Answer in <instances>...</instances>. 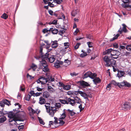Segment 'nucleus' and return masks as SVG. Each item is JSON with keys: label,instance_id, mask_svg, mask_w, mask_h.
Masks as SVG:
<instances>
[{"label": "nucleus", "instance_id": "nucleus-59", "mask_svg": "<svg viewBox=\"0 0 131 131\" xmlns=\"http://www.w3.org/2000/svg\"><path fill=\"white\" fill-rule=\"evenodd\" d=\"M41 94L42 93L41 92L36 93H35V95H34V96H38L41 95Z\"/></svg>", "mask_w": 131, "mask_h": 131}, {"label": "nucleus", "instance_id": "nucleus-39", "mask_svg": "<svg viewBox=\"0 0 131 131\" xmlns=\"http://www.w3.org/2000/svg\"><path fill=\"white\" fill-rule=\"evenodd\" d=\"M55 106L57 108H58L61 107V104L59 103H56L55 104Z\"/></svg>", "mask_w": 131, "mask_h": 131}, {"label": "nucleus", "instance_id": "nucleus-14", "mask_svg": "<svg viewBox=\"0 0 131 131\" xmlns=\"http://www.w3.org/2000/svg\"><path fill=\"white\" fill-rule=\"evenodd\" d=\"M93 80L94 83L96 85L97 84H99L101 82V80L99 77H95Z\"/></svg>", "mask_w": 131, "mask_h": 131}, {"label": "nucleus", "instance_id": "nucleus-56", "mask_svg": "<svg viewBox=\"0 0 131 131\" xmlns=\"http://www.w3.org/2000/svg\"><path fill=\"white\" fill-rule=\"evenodd\" d=\"M79 108L80 109V111L81 112L84 109V107H82V104H80L79 106Z\"/></svg>", "mask_w": 131, "mask_h": 131}, {"label": "nucleus", "instance_id": "nucleus-53", "mask_svg": "<svg viewBox=\"0 0 131 131\" xmlns=\"http://www.w3.org/2000/svg\"><path fill=\"white\" fill-rule=\"evenodd\" d=\"M111 84V82H110V83L109 84H108L106 88L108 90H110V89L111 88V86L110 85Z\"/></svg>", "mask_w": 131, "mask_h": 131}, {"label": "nucleus", "instance_id": "nucleus-15", "mask_svg": "<svg viewBox=\"0 0 131 131\" xmlns=\"http://www.w3.org/2000/svg\"><path fill=\"white\" fill-rule=\"evenodd\" d=\"M121 53L119 51L116 50H113L112 53H111V55L112 56H114V55L119 56Z\"/></svg>", "mask_w": 131, "mask_h": 131}, {"label": "nucleus", "instance_id": "nucleus-18", "mask_svg": "<svg viewBox=\"0 0 131 131\" xmlns=\"http://www.w3.org/2000/svg\"><path fill=\"white\" fill-rule=\"evenodd\" d=\"M49 30L50 31H51L52 33L53 34H57L58 32V31L57 29L53 28H50Z\"/></svg>", "mask_w": 131, "mask_h": 131}, {"label": "nucleus", "instance_id": "nucleus-10", "mask_svg": "<svg viewBox=\"0 0 131 131\" xmlns=\"http://www.w3.org/2000/svg\"><path fill=\"white\" fill-rule=\"evenodd\" d=\"M122 25L123 26V29H121V27L119 29L118 31V32H119L120 34L122 33V31H123L125 33L127 32V30L126 28V26L125 25V24H122Z\"/></svg>", "mask_w": 131, "mask_h": 131}, {"label": "nucleus", "instance_id": "nucleus-43", "mask_svg": "<svg viewBox=\"0 0 131 131\" xmlns=\"http://www.w3.org/2000/svg\"><path fill=\"white\" fill-rule=\"evenodd\" d=\"M66 50H65V49H62L60 50V52L62 53V54H64L66 53Z\"/></svg>", "mask_w": 131, "mask_h": 131}, {"label": "nucleus", "instance_id": "nucleus-57", "mask_svg": "<svg viewBox=\"0 0 131 131\" xmlns=\"http://www.w3.org/2000/svg\"><path fill=\"white\" fill-rule=\"evenodd\" d=\"M52 44H53V45H58V42L56 40H55L54 41H52Z\"/></svg>", "mask_w": 131, "mask_h": 131}, {"label": "nucleus", "instance_id": "nucleus-51", "mask_svg": "<svg viewBox=\"0 0 131 131\" xmlns=\"http://www.w3.org/2000/svg\"><path fill=\"white\" fill-rule=\"evenodd\" d=\"M43 48L42 47H40V55L43 54V53L42 52V50Z\"/></svg>", "mask_w": 131, "mask_h": 131}, {"label": "nucleus", "instance_id": "nucleus-8", "mask_svg": "<svg viewBox=\"0 0 131 131\" xmlns=\"http://www.w3.org/2000/svg\"><path fill=\"white\" fill-rule=\"evenodd\" d=\"M80 85L83 88L90 86V85L87 82L84 81H80L79 82Z\"/></svg>", "mask_w": 131, "mask_h": 131}, {"label": "nucleus", "instance_id": "nucleus-29", "mask_svg": "<svg viewBox=\"0 0 131 131\" xmlns=\"http://www.w3.org/2000/svg\"><path fill=\"white\" fill-rule=\"evenodd\" d=\"M48 90L50 93H52L54 91V89L51 86H48Z\"/></svg>", "mask_w": 131, "mask_h": 131}, {"label": "nucleus", "instance_id": "nucleus-7", "mask_svg": "<svg viewBox=\"0 0 131 131\" xmlns=\"http://www.w3.org/2000/svg\"><path fill=\"white\" fill-rule=\"evenodd\" d=\"M50 55L49 53L47 52L45 54H44L43 53V54L40 55L39 56H35V58L37 59H39L41 58L42 59H47L48 58V57H49Z\"/></svg>", "mask_w": 131, "mask_h": 131}, {"label": "nucleus", "instance_id": "nucleus-58", "mask_svg": "<svg viewBox=\"0 0 131 131\" xmlns=\"http://www.w3.org/2000/svg\"><path fill=\"white\" fill-rule=\"evenodd\" d=\"M87 44L89 48L91 47H92V45L91 44V42H87Z\"/></svg>", "mask_w": 131, "mask_h": 131}, {"label": "nucleus", "instance_id": "nucleus-38", "mask_svg": "<svg viewBox=\"0 0 131 131\" xmlns=\"http://www.w3.org/2000/svg\"><path fill=\"white\" fill-rule=\"evenodd\" d=\"M54 66L55 67L59 68L60 67V66L59 63H58V62H57V60L56 61V63L54 64Z\"/></svg>", "mask_w": 131, "mask_h": 131}, {"label": "nucleus", "instance_id": "nucleus-60", "mask_svg": "<svg viewBox=\"0 0 131 131\" xmlns=\"http://www.w3.org/2000/svg\"><path fill=\"white\" fill-rule=\"evenodd\" d=\"M64 62L68 64H70V61L69 60H68V59L65 60Z\"/></svg>", "mask_w": 131, "mask_h": 131}, {"label": "nucleus", "instance_id": "nucleus-48", "mask_svg": "<svg viewBox=\"0 0 131 131\" xmlns=\"http://www.w3.org/2000/svg\"><path fill=\"white\" fill-rule=\"evenodd\" d=\"M31 95H28L26 97V100L27 101H29L30 100V99L31 98Z\"/></svg>", "mask_w": 131, "mask_h": 131}, {"label": "nucleus", "instance_id": "nucleus-47", "mask_svg": "<svg viewBox=\"0 0 131 131\" xmlns=\"http://www.w3.org/2000/svg\"><path fill=\"white\" fill-rule=\"evenodd\" d=\"M27 78L29 77L30 79L31 80L32 79L34 78V77H32L31 75H29L28 73L27 74Z\"/></svg>", "mask_w": 131, "mask_h": 131}, {"label": "nucleus", "instance_id": "nucleus-52", "mask_svg": "<svg viewBox=\"0 0 131 131\" xmlns=\"http://www.w3.org/2000/svg\"><path fill=\"white\" fill-rule=\"evenodd\" d=\"M42 31L44 33H45L48 32V31H50L49 30V29L48 30L47 29H45L43 30Z\"/></svg>", "mask_w": 131, "mask_h": 131}, {"label": "nucleus", "instance_id": "nucleus-44", "mask_svg": "<svg viewBox=\"0 0 131 131\" xmlns=\"http://www.w3.org/2000/svg\"><path fill=\"white\" fill-rule=\"evenodd\" d=\"M54 118L55 119V120L54 122V123L55 125L58 124L59 122H58V118L57 117H54Z\"/></svg>", "mask_w": 131, "mask_h": 131}, {"label": "nucleus", "instance_id": "nucleus-40", "mask_svg": "<svg viewBox=\"0 0 131 131\" xmlns=\"http://www.w3.org/2000/svg\"><path fill=\"white\" fill-rule=\"evenodd\" d=\"M45 106L46 107L47 112L48 113L50 112V111H51V110L50 108V106L48 107L46 106V105H45Z\"/></svg>", "mask_w": 131, "mask_h": 131}, {"label": "nucleus", "instance_id": "nucleus-9", "mask_svg": "<svg viewBox=\"0 0 131 131\" xmlns=\"http://www.w3.org/2000/svg\"><path fill=\"white\" fill-rule=\"evenodd\" d=\"M104 59L105 62L106 63L105 66L107 67L110 66V65L109 64V62L110 59H109V57L105 56L104 57Z\"/></svg>", "mask_w": 131, "mask_h": 131}, {"label": "nucleus", "instance_id": "nucleus-42", "mask_svg": "<svg viewBox=\"0 0 131 131\" xmlns=\"http://www.w3.org/2000/svg\"><path fill=\"white\" fill-rule=\"evenodd\" d=\"M53 3V2H52L51 3L50 2H48V6L51 7H54L55 6L52 4Z\"/></svg>", "mask_w": 131, "mask_h": 131}, {"label": "nucleus", "instance_id": "nucleus-33", "mask_svg": "<svg viewBox=\"0 0 131 131\" xmlns=\"http://www.w3.org/2000/svg\"><path fill=\"white\" fill-rule=\"evenodd\" d=\"M82 52H83V53H81L80 54V57L81 58H84L87 56V54L86 52H84L83 51V50H82Z\"/></svg>", "mask_w": 131, "mask_h": 131}, {"label": "nucleus", "instance_id": "nucleus-35", "mask_svg": "<svg viewBox=\"0 0 131 131\" xmlns=\"http://www.w3.org/2000/svg\"><path fill=\"white\" fill-rule=\"evenodd\" d=\"M38 118L40 123L42 125H44L45 124L44 122L43 121L42 119L39 117H38Z\"/></svg>", "mask_w": 131, "mask_h": 131}, {"label": "nucleus", "instance_id": "nucleus-1", "mask_svg": "<svg viewBox=\"0 0 131 131\" xmlns=\"http://www.w3.org/2000/svg\"><path fill=\"white\" fill-rule=\"evenodd\" d=\"M14 112L12 111L9 112L8 114V117L9 118L18 117L21 118H24L25 114L23 112H20L17 108L13 110Z\"/></svg>", "mask_w": 131, "mask_h": 131}, {"label": "nucleus", "instance_id": "nucleus-34", "mask_svg": "<svg viewBox=\"0 0 131 131\" xmlns=\"http://www.w3.org/2000/svg\"><path fill=\"white\" fill-rule=\"evenodd\" d=\"M8 15L5 13H4L1 16V17L4 19H6L8 18Z\"/></svg>", "mask_w": 131, "mask_h": 131}, {"label": "nucleus", "instance_id": "nucleus-64", "mask_svg": "<svg viewBox=\"0 0 131 131\" xmlns=\"http://www.w3.org/2000/svg\"><path fill=\"white\" fill-rule=\"evenodd\" d=\"M48 12L49 14L51 15L52 16L53 15V12L52 10H48Z\"/></svg>", "mask_w": 131, "mask_h": 131}, {"label": "nucleus", "instance_id": "nucleus-17", "mask_svg": "<svg viewBox=\"0 0 131 131\" xmlns=\"http://www.w3.org/2000/svg\"><path fill=\"white\" fill-rule=\"evenodd\" d=\"M113 50L112 48L107 49L106 50L105 52H103V54L104 55H106L109 54L111 53H112Z\"/></svg>", "mask_w": 131, "mask_h": 131}, {"label": "nucleus", "instance_id": "nucleus-61", "mask_svg": "<svg viewBox=\"0 0 131 131\" xmlns=\"http://www.w3.org/2000/svg\"><path fill=\"white\" fill-rule=\"evenodd\" d=\"M79 31V30L78 28H76V30L74 31V35H76L77 33Z\"/></svg>", "mask_w": 131, "mask_h": 131}, {"label": "nucleus", "instance_id": "nucleus-55", "mask_svg": "<svg viewBox=\"0 0 131 131\" xmlns=\"http://www.w3.org/2000/svg\"><path fill=\"white\" fill-rule=\"evenodd\" d=\"M51 111H54V112H56V109L57 108L56 107H51Z\"/></svg>", "mask_w": 131, "mask_h": 131}, {"label": "nucleus", "instance_id": "nucleus-31", "mask_svg": "<svg viewBox=\"0 0 131 131\" xmlns=\"http://www.w3.org/2000/svg\"><path fill=\"white\" fill-rule=\"evenodd\" d=\"M111 84H112L115 86H118V83L115 80H112L111 82Z\"/></svg>", "mask_w": 131, "mask_h": 131}, {"label": "nucleus", "instance_id": "nucleus-5", "mask_svg": "<svg viewBox=\"0 0 131 131\" xmlns=\"http://www.w3.org/2000/svg\"><path fill=\"white\" fill-rule=\"evenodd\" d=\"M6 105L9 106L11 105L10 102L7 99H3L2 101L0 102V106L2 107H4L5 105Z\"/></svg>", "mask_w": 131, "mask_h": 131}, {"label": "nucleus", "instance_id": "nucleus-46", "mask_svg": "<svg viewBox=\"0 0 131 131\" xmlns=\"http://www.w3.org/2000/svg\"><path fill=\"white\" fill-rule=\"evenodd\" d=\"M81 44V43H77L74 47L75 49L76 50L78 49L79 48V46Z\"/></svg>", "mask_w": 131, "mask_h": 131}, {"label": "nucleus", "instance_id": "nucleus-24", "mask_svg": "<svg viewBox=\"0 0 131 131\" xmlns=\"http://www.w3.org/2000/svg\"><path fill=\"white\" fill-rule=\"evenodd\" d=\"M124 74V72L122 71H120L119 72H118L117 74V77L119 78L123 76Z\"/></svg>", "mask_w": 131, "mask_h": 131}, {"label": "nucleus", "instance_id": "nucleus-19", "mask_svg": "<svg viewBox=\"0 0 131 131\" xmlns=\"http://www.w3.org/2000/svg\"><path fill=\"white\" fill-rule=\"evenodd\" d=\"M79 12V10L78 9L73 10L71 13V15L72 16H75Z\"/></svg>", "mask_w": 131, "mask_h": 131}, {"label": "nucleus", "instance_id": "nucleus-62", "mask_svg": "<svg viewBox=\"0 0 131 131\" xmlns=\"http://www.w3.org/2000/svg\"><path fill=\"white\" fill-rule=\"evenodd\" d=\"M53 44H52L51 45V47L52 48H56L58 46V45H53Z\"/></svg>", "mask_w": 131, "mask_h": 131}, {"label": "nucleus", "instance_id": "nucleus-3", "mask_svg": "<svg viewBox=\"0 0 131 131\" xmlns=\"http://www.w3.org/2000/svg\"><path fill=\"white\" fill-rule=\"evenodd\" d=\"M40 63L42 66L44 67L43 69V71L44 72H46L49 70L47 62L44 59H41V60L40 61Z\"/></svg>", "mask_w": 131, "mask_h": 131}, {"label": "nucleus", "instance_id": "nucleus-20", "mask_svg": "<svg viewBox=\"0 0 131 131\" xmlns=\"http://www.w3.org/2000/svg\"><path fill=\"white\" fill-rule=\"evenodd\" d=\"M43 96L46 98H48L50 96V94L47 91L44 92L43 94Z\"/></svg>", "mask_w": 131, "mask_h": 131}, {"label": "nucleus", "instance_id": "nucleus-2", "mask_svg": "<svg viewBox=\"0 0 131 131\" xmlns=\"http://www.w3.org/2000/svg\"><path fill=\"white\" fill-rule=\"evenodd\" d=\"M97 76V74L95 73H92L91 72L89 71L85 73L84 74L83 77L84 78H86L89 77L92 79H93Z\"/></svg>", "mask_w": 131, "mask_h": 131}, {"label": "nucleus", "instance_id": "nucleus-26", "mask_svg": "<svg viewBox=\"0 0 131 131\" xmlns=\"http://www.w3.org/2000/svg\"><path fill=\"white\" fill-rule=\"evenodd\" d=\"M60 102L61 103L63 104H68V101L67 100H63V99H59Z\"/></svg>", "mask_w": 131, "mask_h": 131}, {"label": "nucleus", "instance_id": "nucleus-49", "mask_svg": "<svg viewBox=\"0 0 131 131\" xmlns=\"http://www.w3.org/2000/svg\"><path fill=\"white\" fill-rule=\"evenodd\" d=\"M113 47L116 48H117L118 47V44L116 42H115L113 44Z\"/></svg>", "mask_w": 131, "mask_h": 131}, {"label": "nucleus", "instance_id": "nucleus-37", "mask_svg": "<svg viewBox=\"0 0 131 131\" xmlns=\"http://www.w3.org/2000/svg\"><path fill=\"white\" fill-rule=\"evenodd\" d=\"M63 119H59V118L58 121H59V123L60 124V125H63L65 123V122L63 120Z\"/></svg>", "mask_w": 131, "mask_h": 131}, {"label": "nucleus", "instance_id": "nucleus-45", "mask_svg": "<svg viewBox=\"0 0 131 131\" xmlns=\"http://www.w3.org/2000/svg\"><path fill=\"white\" fill-rule=\"evenodd\" d=\"M79 74L78 73H76L75 72H73V73H70V74L71 76L72 77H74V76H76L78 75Z\"/></svg>", "mask_w": 131, "mask_h": 131}, {"label": "nucleus", "instance_id": "nucleus-22", "mask_svg": "<svg viewBox=\"0 0 131 131\" xmlns=\"http://www.w3.org/2000/svg\"><path fill=\"white\" fill-rule=\"evenodd\" d=\"M67 111L69 112L68 114H70L71 116H73L75 114V113L73 111V110H71L69 109H68Z\"/></svg>", "mask_w": 131, "mask_h": 131}, {"label": "nucleus", "instance_id": "nucleus-36", "mask_svg": "<svg viewBox=\"0 0 131 131\" xmlns=\"http://www.w3.org/2000/svg\"><path fill=\"white\" fill-rule=\"evenodd\" d=\"M126 49L128 51H131V44L127 45L126 47Z\"/></svg>", "mask_w": 131, "mask_h": 131}, {"label": "nucleus", "instance_id": "nucleus-11", "mask_svg": "<svg viewBox=\"0 0 131 131\" xmlns=\"http://www.w3.org/2000/svg\"><path fill=\"white\" fill-rule=\"evenodd\" d=\"M66 100L68 101V104H71L72 106H74L75 105V102L74 100L68 97L66 98Z\"/></svg>", "mask_w": 131, "mask_h": 131}, {"label": "nucleus", "instance_id": "nucleus-12", "mask_svg": "<svg viewBox=\"0 0 131 131\" xmlns=\"http://www.w3.org/2000/svg\"><path fill=\"white\" fill-rule=\"evenodd\" d=\"M110 65L109 67L112 66L113 67H115L116 66V61L113 59H110L109 62Z\"/></svg>", "mask_w": 131, "mask_h": 131}, {"label": "nucleus", "instance_id": "nucleus-27", "mask_svg": "<svg viewBox=\"0 0 131 131\" xmlns=\"http://www.w3.org/2000/svg\"><path fill=\"white\" fill-rule=\"evenodd\" d=\"M6 120V118L5 116H3L0 118V123H3Z\"/></svg>", "mask_w": 131, "mask_h": 131}, {"label": "nucleus", "instance_id": "nucleus-50", "mask_svg": "<svg viewBox=\"0 0 131 131\" xmlns=\"http://www.w3.org/2000/svg\"><path fill=\"white\" fill-rule=\"evenodd\" d=\"M55 112L53 111H50V112H49V115H50L51 117H53L54 115V114Z\"/></svg>", "mask_w": 131, "mask_h": 131}, {"label": "nucleus", "instance_id": "nucleus-25", "mask_svg": "<svg viewBox=\"0 0 131 131\" xmlns=\"http://www.w3.org/2000/svg\"><path fill=\"white\" fill-rule=\"evenodd\" d=\"M64 110H63V112L61 115V117L60 118H59V119H64L66 116V115L65 114V112L64 111Z\"/></svg>", "mask_w": 131, "mask_h": 131}, {"label": "nucleus", "instance_id": "nucleus-13", "mask_svg": "<svg viewBox=\"0 0 131 131\" xmlns=\"http://www.w3.org/2000/svg\"><path fill=\"white\" fill-rule=\"evenodd\" d=\"M78 93L79 94H80L81 96L83 97L85 99H87L88 100H89L88 98V97L86 96L87 95V94L85 92L81 91H79Z\"/></svg>", "mask_w": 131, "mask_h": 131}, {"label": "nucleus", "instance_id": "nucleus-4", "mask_svg": "<svg viewBox=\"0 0 131 131\" xmlns=\"http://www.w3.org/2000/svg\"><path fill=\"white\" fill-rule=\"evenodd\" d=\"M15 117L9 118V122H14V123H9V124L10 126H13L14 125H17V123L16 121H23L24 120H21L20 119H18L17 118H15Z\"/></svg>", "mask_w": 131, "mask_h": 131}, {"label": "nucleus", "instance_id": "nucleus-54", "mask_svg": "<svg viewBox=\"0 0 131 131\" xmlns=\"http://www.w3.org/2000/svg\"><path fill=\"white\" fill-rule=\"evenodd\" d=\"M54 124H55L54 122H53L52 121H51L49 122V125L50 126V127H51V125H53Z\"/></svg>", "mask_w": 131, "mask_h": 131}, {"label": "nucleus", "instance_id": "nucleus-41", "mask_svg": "<svg viewBox=\"0 0 131 131\" xmlns=\"http://www.w3.org/2000/svg\"><path fill=\"white\" fill-rule=\"evenodd\" d=\"M125 84L124 86L125 87H130L131 86V85L129 83H128L126 81H125Z\"/></svg>", "mask_w": 131, "mask_h": 131}, {"label": "nucleus", "instance_id": "nucleus-23", "mask_svg": "<svg viewBox=\"0 0 131 131\" xmlns=\"http://www.w3.org/2000/svg\"><path fill=\"white\" fill-rule=\"evenodd\" d=\"M37 68V65L34 63H32V65L31 66V68L34 71H35Z\"/></svg>", "mask_w": 131, "mask_h": 131}, {"label": "nucleus", "instance_id": "nucleus-16", "mask_svg": "<svg viewBox=\"0 0 131 131\" xmlns=\"http://www.w3.org/2000/svg\"><path fill=\"white\" fill-rule=\"evenodd\" d=\"M39 103L41 105L44 104L46 103V100L42 97H40L39 98Z\"/></svg>", "mask_w": 131, "mask_h": 131}, {"label": "nucleus", "instance_id": "nucleus-32", "mask_svg": "<svg viewBox=\"0 0 131 131\" xmlns=\"http://www.w3.org/2000/svg\"><path fill=\"white\" fill-rule=\"evenodd\" d=\"M53 2L57 4H60L63 2L62 0H53Z\"/></svg>", "mask_w": 131, "mask_h": 131}, {"label": "nucleus", "instance_id": "nucleus-28", "mask_svg": "<svg viewBox=\"0 0 131 131\" xmlns=\"http://www.w3.org/2000/svg\"><path fill=\"white\" fill-rule=\"evenodd\" d=\"M125 81H124L123 82H122L120 83H118V87L119 88H121L123 86H124L125 84Z\"/></svg>", "mask_w": 131, "mask_h": 131}, {"label": "nucleus", "instance_id": "nucleus-63", "mask_svg": "<svg viewBox=\"0 0 131 131\" xmlns=\"http://www.w3.org/2000/svg\"><path fill=\"white\" fill-rule=\"evenodd\" d=\"M39 79H41L42 81H46V78L43 77H41L39 78Z\"/></svg>", "mask_w": 131, "mask_h": 131}, {"label": "nucleus", "instance_id": "nucleus-6", "mask_svg": "<svg viewBox=\"0 0 131 131\" xmlns=\"http://www.w3.org/2000/svg\"><path fill=\"white\" fill-rule=\"evenodd\" d=\"M122 109L125 110H127L130 109L131 106L130 104L126 102L122 105Z\"/></svg>", "mask_w": 131, "mask_h": 131}, {"label": "nucleus", "instance_id": "nucleus-21", "mask_svg": "<svg viewBox=\"0 0 131 131\" xmlns=\"http://www.w3.org/2000/svg\"><path fill=\"white\" fill-rule=\"evenodd\" d=\"M48 59L49 62L50 63L53 62L55 60L54 56H51L50 57H48Z\"/></svg>", "mask_w": 131, "mask_h": 131}, {"label": "nucleus", "instance_id": "nucleus-30", "mask_svg": "<svg viewBox=\"0 0 131 131\" xmlns=\"http://www.w3.org/2000/svg\"><path fill=\"white\" fill-rule=\"evenodd\" d=\"M71 85H64L63 89L65 90H69L70 89Z\"/></svg>", "mask_w": 131, "mask_h": 131}]
</instances>
